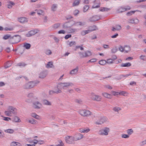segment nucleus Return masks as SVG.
Wrapping results in <instances>:
<instances>
[{"mask_svg": "<svg viewBox=\"0 0 146 146\" xmlns=\"http://www.w3.org/2000/svg\"><path fill=\"white\" fill-rule=\"evenodd\" d=\"M4 113L6 116L10 117L11 116L12 113L15 115L17 114V110L13 106H9L7 110L5 111Z\"/></svg>", "mask_w": 146, "mask_h": 146, "instance_id": "obj_1", "label": "nucleus"}, {"mask_svg": "<svg viewBox=\"0 0 146 146\" xmlns=\"http://www.w3.org/2000/svg\"><path fill=\"white\" fill-rule=\"evenodd\" d=\"M39 81L31 82L26 83L24 85L23 87L25 89H28L34 87L36 86L37 84L39 83Z\"/></svg>", "mask_w": 146, "mask_h": 146, "instance_id": "obj_2", "label": "nucleus"}, {"mask_svg": "<svg viewBox=\"0 0 146 146\" xmlns=\"http://www.w3.org/2000/svg\"><path fill=\"white\" fill-rule=\"evenodd\" d=\"M20 38V36L18 35L11 36L9 40V41L12 44L18 43L19 41Z\"/></svg>", "mask_w": 146, "mask_h": 146, "instance_id": "obj_3", "label": "nucleus"}, {"mask_svg": "<svg viewBox=\"0 0 146 146\" xmlns=\"http://www.w3.org/2000/svg\"><path fill=\"white\" fill-rule=\"evenodd\" d=\"M90 98L92 100L96 101H100L102 99L101 96L97 95L94 93H92L90 94Z\"/></svg>", "mask_w": 146, "mask_h": 146, "instance_id": "obj_4", "label": "nucleus"}, {"mask_svg": "<svg viewBox=\"0 0 146 146\" xmlns=\"http://www.w3.org/2000/svg\"><path fill=\"white\" fill-rule=\"evenodd\" d=\"M118 49L122 52L127 53L130 50L131 48L129 46L125 45L123 47L119 46L118 47Z\"/></svg>", "mask_w": 146, "mask_h": 146, "instance_id": "obj_5", "label": "nucleus"}, {"mask_svg": "<svg viewBox=\"0 0 146 146\" xmlns=\"http://www.w3.org/2000/svg\"><path fill=\"white\" fill-rule=\"evenodd\" d=\"M78 112L81 115L84 117L88 116L92 114V113L87 110H81L79 111Z\"/></svg>", "mask_w": 146, "mask_h": 146, "instance_id": "obj_6", "label": "nucleus"}, {"mask_svg": "<svg viewBox=\"0 0 146 146\" xmlns=\"http://www.w3.org/2000/svg\"><path fill=\"white\" fill-rule=\"evenodd\" d=\"M73 85V84L70 82L60 83L57 86V87L60 86L61 88L65 89V88H68L70 86H72Z\"/></svg>", "mask_w": 146, "mask_h": 146, "instance_id": "obj_7", "label": "nucleus"}, {"mask_svg": "<svg viewBox=\"0 0 146 146\" xmlns=\"http://www.w3.org/2000/svg\"><path fill=\"white\" fill-rule=\"evenodd\" d=\"M65 140L66 143L69 144H74L75 141L74 137L70 136H67L65 137Z\"/></svg>", "mask_w": 146, "mask_h": 146, "instance_id": "obj_8", "label": "nucleus"}, {"mask_svg": "<svg viewBox=\"0 0 146 146\" xmlns=\"http://www.w3.org/2000/svg\"><path fill=\"white\" fill-rule=\"evenodd\" d=\"M79 54L80 58H84L89 56L92 55V53L90 51H87L85 52L84 54L83 52H79Z\"/></svg>", "mask_w": 146, "mask_h": 146, "instance_id": "obj_9", "label": "nucleus"}, {"mask_svg": "<svg viewBox=\"0 0 146 146\" xmlns=\"http://www.w3.org/2000/svg\"><path fill=\"white\" fill-rule=\"evenodd\" d=\"M109 129L108 128L106 127L104 129L100 130L99 131V134L100 135H106L108 134Z\"/></svg>", "mask_w": 146, "mask_h": 146, "instance_id": "obj_10", "label": "nucleus"}, {"mask_svg": "<svg viewBox=\"0 0 146 146\" xmlns=\"http://www.w3.org/2000/svg\"><path fill=\"white\" fill-rule=\"evenodd\" d=\"M39 30L37 29H35L29 31L26 34L27 37H29L32 36L37 33Z\"/></svg>", "mask_w": 146, "mask_h": 146, "instance_id": "obj_11", "label": "nucleus"}, {"mask_svg": "<svg viewBox=\"0 0 146 146\" xmlns=\"http://www.w3.org/2000/svg\"><path fill=\"white\" fill-rule=\"evenodd\" d=\"M139 22V20L137 18H133L129 19L128 23H129L137 24Z\"/></svg>", "mask_w": 146, "mask_h": 146, "instance_id": "obj_12", "label": "nucleus"}, {"mask_svg": "<svg viewBox=\"0 0 146 146\" xmlns=\"http://www.w3.org/2000/svg\"><path fill=\"white\" fill-rule=\"evenodd\" d=\"M100 16L96 15L90 17L89 19V21L91 22H95L98 21L100 19Z\"/></svg>", "mask_w": 146, "mask_h": 146, "instance_id": "obj_13", "label": "nucleus"}, {"mask_svg": "<svg viewBox=\"0 0 146 146\" xmlns=\"http://www.w3.org/2000/svg\"><path fill=\"white\" fill-rule=\"evenodd\" d=\"M33 108L36 109H40L42 106L41 104L38 101H36L33 102Z\"/></svg>", "mask_w": 146, "mask_h": 146, "instance_id": "obj_14", "label": "nucleus"}, {"mask_svg": "<svg viewBox=\"0 0 146 146\" xmlns=\"http://www.w3.org/2000/svg\"><path fill=\"white\" fill-rule=\"evenodd\" d=\"M86 25V23L85 22H76L74 21L72 24L73 26H83Z\"/></svg>", "mask_w": 146, "mask_h": 146, "instance_id": "obj_15", "label": "nucleus"}, {"mask_svg": "<svg viewBox=\"0 0 146 146\" xmlns=\"http://www.w3.org/2000/svg\"><path fill=\"white\" fill-rule=\"evenodd\" d=\"M47 74V71H43L41 72L39 74V77L41 78H44L46 76Z\"/></svg>", "mask_w": 146, "mask_h": 146, "instance_id": "obj_16", "label": "nucleus"}, {"mask_svg": "<svg viewBox=\"0 0 146 146\" xmlns=\"http://www.w3.org/2000/svg\"><path fill=\"white\" fill-rule=\"evenodd\" d=\"M106 119L105 117L101 118L99 120L96 122V124L98 125H101L106 122Z\"/></svg>", "mask_w": 146, "mask_h": 146, "instance_id": "obj_17", "label": "nucleus"}, {"mask_svg": "<svg viewBox=\"0 0 146 146\" xmlns=\"http://www.w3.org/2000/svg\"><path fill=\"white\" fill-rule=\"evenodd\" d=\"M73 26L72 24H71L70 22H66L64 23L62 25V27L64 29L68 28Z\"/></svg>", "mask_w": 146, "mask_h": 146, "instance_id": "obj_18", "label": "nucleus"}, {"mask_svg": "<svg viewBox=\"0 0 146 146\" xmlns=\"http://www.w3.org/2000/svg\"><path fill=\"white\" fill-rule=\"evenodd\" d=\"M83 137V135L82 134L80 133H78L76 135L74 138L75 141H77L82 139Z\"/></svg>", "mask_w": 146, "mask_h": 146, "instance_id": "obj_19", "label": "nucleus"}, {"mask_svg": "<svg viewBox=\"0 0 146 146\" xmlns=\"http://www.w3.org/2000/svg\"><path fill=\"white\" fill-rule=\"evenodd\" d=\"M122 28L121 26L119 25H116L114 27L112 28V30L113 31H118L120 30Z\"/></svg>", "mask_w": 146, "mask_h": 146, "instance_id": "obj_20", "label": "nucleus"}, {"mask_svg": "<svg viewBox=\"0 0 146 146\" xmlns=\"http://www.w3.org/2000/svg\"><path fill=\"white\" fill-rule=\"evenodd\" d=\"M78 71V68L77 67L76 68L72 70L70 72L71 75L76 74Z\"/></svg>", "mask_w": 146, "mask_h": 146, "instance_id": "obj_21", "label": "nucleus"}, {"mask_svg": "<svg viewBox=\"0 0 146 146\" xmlns=\"http://www.w3.org/2000/svg\"><path fill=\"white\" fill-rule=\"evenodd\" d=\"M58 90L57 91H54L53 90H50L49 91V94L50 95H52V94L54 93L58 94L62 92V91L61 90L58 89Z\"/></svg>", "mask_w": 146, "mask_h": 146, "instance_id": "obj_22", "label": "nucleus"}, {"mask_svg": "<svg viewBox=\"0 0 146 146\" xmlns=\"http://www.w3.org/2000/svg\"><path fill=\"white\" fill-rule=\"evenodd\" d=\"M125 11L123 6L119 7L117 9V12L118 13H121Z\"/></svg>", "mask_w": 146, "mask_h": 146, "instance_id": "obj_23", "label": "nucleus"}, {"mask_svg": "<svg viewBox=\"0 0 146 146\" xmlns=\"http://www.w3.org/2000/svg\"><path fill=\"white\" fill-rule=\"evenodd\" d=\"M19 21L21 23H24L27 22V20L25 17H21L18 19Z\"/></svg>", "mask_w": 146, "mask_h": 146, "instance_id": "obj_24", "label": "nucleus"}, {"mask_svg": "<svg viewBox=\"0 0 146 146\" xmlns=\"http://www.w3.org/2000/svg\"><path fill=\"white\" fill-rule=\"evenodd\" d=\"M98 29L96 25H93L92 27H89L88 30H90V32L94 31H95Z\"/></svg>", "mask_w": 146, "mask_h": 146, "instance_id": "obj_25", "label": "nucleus"}, {"mask_svg": "<svg viewBox=\"0 0 146 146\" xmlns=\"http://www.w3.org/2000/svg\"><path fill=\"white\" fill-rule=\"evenodd\" d=\"M110 60V59H108L107 60V61H106L105 60H101L99 62V63L100 64L104 65H105L106 64L108 63V61Z\"/></svg>", "mask_w": 146, "mask_h": 146, "instance_id": "obj_26", "label": "nucleus"}, {"mask_svg": "<svg viewBox=\"0 0 146 146\" xmlns=\"http://www.w3.org/2000/svg\"><path fill=\"white\" fill-rule=\"evenodd\" d=\"M90 131V129L88 128L87 129L82 128L80 129L79 131L81 133H87L89 132Z\"/></svg>", "mask_w": 146, "mask_h": 146, "instance_id": "obj_27", "label": "nucleus"}, {"mask_svg": "<svg viewBox=\"0 0 146 146\" xmlns=\"http://www.w3.org/2000/svg\"><path fill=\"white\" fill-rule=\"evenodd\" d=\"M137 11H139L136 10L135 11H130L127 12V13H126V15L127 16H130L134 14ZM140 12H141L140 11Z\"/></svg>", "mask_w": 146, "mask_h": 146, "instance_id": "obj_28", "label": "nucleus"}, {"mask_svg": "<svg viewBox=\"0 0 146 146\" xmlns=\"http://www.w3.org/2000/svg\"><path fill=\"white\" fill-rule=\"evenodd\" d=\"M13 121L15 122H19L21 121V120L18 117L15 116L13 117Z\"/></svg>", "mask_w": 146, "mask_h": 146, "instance_id": "obj_29", "label": "nucleus"}, {"mask_svg": "<svg viewBox=\"0 0 146 146\" xmlns=\"http://www.w3.org/2000/svg\"><path fill=\"white\" fill-rule=\"evenodd\" d=\"M113 110L115 112L118 113L119 111L121 110V108L120 107H115L113 108Z\"/></svg>", "mask_w": 146, "mask_h": 146, "instance_id": "obj_30", "label": "nucleus"}, {"mask_svg": "<svg viewBox=\"0 0 146 146\" xmlns=\"http://www.w3.org/2000/svg\"><path fill=\"white\" fill-rule=\"evenodd\" d=\"M60 25V23H57L53 25L52 27L53 30H55L58 28Z\"/></svg>", "mask_w": 146, "mask_h": 146, "instance_id": "obj_31", "label": "nucleus"}, {"mask_svg": "<svg viewBox=\"0 0 146 146\" xmlns=\"http://www.w3.org/2000/svg\"><path fill=\"white\" fill-rule=\"evenodd\" d=\"M131 64L130 63L127 62L125 63H122L120 66L121 67H127L130 66Z\"/></svg>", "mask_w": 146, "mask_h": 146, "instance_id": "obj_32", "label": "nucleus"}, {"mask_svg": "<svg viewBox=\"0 0 146 146\" xmlns=\"http://www.w3.org/2000/svg\"><path fill=\"white\" fill-rule=\"evenodd\" d=\"M23 47L27 49H29L31 47V45L29 43H24V44Z\"/></svg>", "mask_w": 146, "mask_h": 146, "instance_id": "obj_33", "label": "nucleus"}, {"mask_svg": "<svg viewBox=\"0 0 146 146\" xmlns=\"http://www.w3.org/2000/svg\"><path fill=\"white\" fill-rule=\"evenodd\" d=\"M111 58H110V63H113L115 61V60L117 58V57L115 55H113L112 56Z\"/></svg>", "mask_w": 146, "mask_h": 146, "instance_id": "obj_34", "label": "nucleus"}, {"mask_svg": "<svg viewBox=\"0 0 146 146\" xmlns=\"http://www.w3.org/2000/svg\"><path fill=\"white\" fill-rule=\"evenodd\" d=\"M43 103L44 104L46 105L50 106L51 105L50 102H49L48 101L46 100H43Z\"/></svg>", "mask_w": 146, "mask_h": 146, "instance_id": "obj_35", "label": "nucleus"}, {"mask_svg": "<svg viewBox=\"0 0 146 146\" xmlns=\"http://www.w3.org/2000/svg\"><path fill=\"white\" fill-rule=\"evenodd\" d=\"M90 33V30H83L81 32V35L82 36H84L86 34Z\"/></svg>", "mask_w": 146, "mask_h": 146, "instance_id": "obj_36", "label": "nucleus"}, {"mask_svg": "<svg viewBox=\"0 0 146 146\" xmlns=\"http://www.w3.org/2000/svg\"><path fill=\"white\" fill-rule=\"evenodd\" d=\"M11 146H21V144L17 142H12L11 144Z\"/></svg>", "mask_w": 146, "mask_h": 146, "instance_id": "obj_37", "label": "nucleus"}, {"mask_svg": "<svg viewBox=\"0 0 146 146\" xmlns=\"http://www.w3.org/2000/svg\"><path fill=\"white\" fill-rule=\"evenodd\" d=\"M31 116L35 118L36 119H39V116L37 115L36 113H33L31 114Z\"/></svg>", "mask_w": 146, "mask_h": 146, "instance_id": "obj_38", "label": "nucleus"}, {"mask_svg": "<svg viewBox=\"0 0 146 146\" xmlns=\"http://www.w3.org/2000/svg\"><path fill=\"white\" fill-rule=\"evenodd\" d=\"M74 101L76 103L79 104H82V100L80 99H76Z\"/></svg>", "mask_w": 146, "mask_h": 146, "instance_id": "obj_39", "label": "nucleus"}, {"mask_svg": "<svg viewBox=\"0 0 146 146\" xmlns=\"http://www.w3.org/2000/svg\"><path fill=\"white\" fill-rule=\"evenodd\" d=\"M53 66L52 62H50L46 64V67L47 68H51Z\"/></svg>", "mask_w": 146, "mask_h": 146, "instance_id": "obj_40", "label": "nucleus"}, {"mask_svg": "<svg viewBox=\"0 0 146 146\" xmlns=\"http://www.w3.org/2000/svg\"><path fill=\"white\" fill-rule=\"evenodd\" d=\"M15 4L13 2L10 1L9 2V4L7 5V7L8 8L10 9L12 7V5H14Z\"/></svg>", "mask_w": 146, "mask_h": 146, "instance_id": "obj_41", "label": "nucleus"}, {"mask_svg": "<svg viewBox=\"0 0 146 146\" xmlns=\"http://www.w3.org/2000/svg\"><path fill=\"white\" fill-rule=\"evenodd\" d=\"M57 8V5L55 4H53L51 7V10L53 11H55Z\"/></svg>", "mask_w": 146, "mask_h": 146, "instance_id": "obj_42", "label": "nucleus"}, {"mask_svg": "<svg viewBox=\"0 0 146 146\" xmlns=\"http://www.w3.org/2000/svg\"><path fill=\"white\" fill-rule=\"evenodd\" d=\"M35 11L37 14L39 15H42L44 13V11L42 10L36 9Z\"/></svg>", "mask_w": 146, "mask_h": 146, "instance_id": "obj_43", "label": "nucleus"}, {"mask_svg": "<svg viewBox=\"0 0 146 146\" xmlns=\"http://www.w3.org/2000/svg\"><path fill=\"white\" fill-rule=\"evenodd\" d=\"M11 37V36L10 35L7 34L5 35L3 37V39L4 40H7L9 38L10 39Z\"/></svg>", "mask_w": 146, "mask_h": 146, "instance_id": "obj_44", "label": "nucleus"}, {"mask_svg": "<svg viewBox=\"0 0 146 146\" xmlns=\"http://www.w3.org/2000/svg\"><path fill=\"white\" fill-rule=\"evenodd\" d=\"M29 122L32 124H35L36 123L37 121L35 119H32L31 120H29L28 121Z\"/></svg>", "mask_w": 146, "mask_h": 146, "instance_id": "obj_45", "label": "nucleus"}, {"mask_svg": "<svg viewBox=\"0 0 146 146\" xmlns=\"http://www.w3.org/2000/svg\"><path fill=\"white\" fill-rule=\"evenodd\" d=\"M129 136L128 134H122L121 135V137L123 138H128L129 137Z\"/></svg>", "mask_w": 146, "mask_h": 146, "instance_id": "obj_46", "label": "nucleus"}, {"mask_svg": "<svg viewBox=\"0 0 146 146\" xmlns=\"http://www.w3.org/2000/svg\"><path fill=\"white\" fill-rule=\"evenodd\" d=\"M133 130L132 129H128L127 131V133L129 136L131 135L133 133Z\"/></svg>", "mask_w": 146, "mask_h": 146, "instance_id": "obj_47", "label": "nucleus"}, {"mask_svg": "<svg viewBox=\"0 0 146 146\" xmlns=\"http://www.w3.org/2000/svg\"><path fill=\"white\" fill-rule=\"evenodd\" d=\"M5 132L10 133H12L14 132V130L12 129H8L5 130Z\"/></svg>", "mask_w": 146, "mask_h": 146, "instance_id": "obj_48", "label": "nucleus"}, {"mask_svg": "<svg viewBox=\"0 0 146 146\" xmlns=\"http://www.w3.org/2000/svg\"><path fill=\"white\" fill-rule=\"evenodd\" d=\"M117 51V48L115 47L113 48L111 50V52L113 53H115Z\"/></svg>", "mask_w": 146, "mask_h": 146, "instance_id": "obj_49", "label": "nucleus"}, {"mask_svg": "<svg viewBox=\"0 0 146 146\" xmlns=\"http://www.w3.org/2000/svg\"><path fill=\"white\" fill-rule=\"evenodd\" d=\"M52 52L50 50H45V54L47 55H50L51 54Z\"/></svg>", "mask_w": 146, "mask_h": 146, "instance_id": "obj_50", "label": "nucleus"}, {"mask_svg": "<svg viewBox=\"0 0 146 146\" xmlns=\"http://www.w3.org/2000/svg\"><path fill=\"white\" fill-rule=\"evenodd\" d=\"M89 7L88 5H85L83 7V11L84 12H86L88 9Z\"/></svg>", "mask_w": 146, "mask_h": 146, "instance_id": "obj_51", "label": "nucleus"}, {"mask_svg": "<svg viewBox=\"0 0 146 146\" xmlns=\"http://www.w3.org/2000/svg\"><path fill=\"white\" fill-rule=\"evenodd\" d=\"M79 3V0H76L73 3V5L74 6H77L78 5Z\"/></svg>", "mask_w": 146, "mask_h": 146, "instance_id": "obj_52", "label": "nucleus"}, {"mask_svg": "<svg viewBox=\"0 0 146 146\" xmlns=\"http://www.w3.org/2000/svg\"><path fill=\"white\" fill-rule=\"evenodd\" d=\"M26 64L24 62H20L17 64V66H24Z\"/></svg>", "mask_w": 146, "mask_h": 146, "instance_id": "obj_53", "label": "nucleus"}, {"mask_svg": "<svg viewBox=\"0 0 146 146\" xmlns=\"http://www.w3.org/2000/svg\"><path fill=\"white\" fill-rule=\"evenodd\" d=\"M70 33H74L77 31V30L76 29H70L69 30Z\"/></svg>", "mask_w": 146, "mask_h": 146, "instance_id": "obj_54", "label": "nucleus"}, {"mask_svg": "<svg viewBox=\"0 0 146 146\" xmlns=\"http://www.w3.org/2000/svg\"><path fill=\"white\" fill-rule=\"evenodd\" d=\"M139 58L140 59L143 60H146V56L145 55H141L140 56Z\"/></svg>", "mask_w": 146, "mask_h": 146, "instance_id": "obj_55", "label": "nucleus"}, {"mask_svg": "<svg viewBox=\"0 0 146 146\" xmlns=\"http://www.w3.org/2000/svg\"><path fill=\"white\" fill-rule=\"evenodd\" d=\"M124 9L125 10V11H128L130 10L131 9V7L128 5L124 6Z\"/></svg>", "mask_w": 146, "mask_h": 146, "instance_id": "obj_56", "label": "nucleus"}, {"mask_svg": "<svg viewBox=\"0 0 146 146\" xmlns=\"http://www.w3.org/2000/svg\"><path fill=\"white\" fill-rule=\"evenodd\" d=\"M102 95L105 97L108 98L110 96V94L107 93H102Z\"/></svg>", "mask_w": 146, "mask_h": 146, "instance_id": "obj_57", "label": "nucleus"}, {"mask_svg": "<svg viewBox=\"0 0 146 146\" xmlns=\"http://www.w3.org/2000/svg\"><path fill=\"white\" fill-rule=\"evenodd\" d=\"M111 94L114 96H117L119 94V92H115L114 91H112L111 92Z\"/></svg>", "mask_w": 146, "mask_h": 146, "instance_id": "obj_58", "label": "nucleus"}, {"mask_svg": "<svg viewBox=\"0 0 146 146\" xmlns=\"http://www.w3.org/2000/svg\"><path fill=\"white\" fill-rule=\"evenodd\" d=\"M76 44V43L75 41H71L69 43V45L70 46H72L75 45Z\"/></svg>", "mask_w": 146, "mask_h": 146, "instance_id": "obj_59", "label": "nucleus"}, {"mask_svg": "<svg viewBox=\"0 0 146 146\" xmlns=\"http://www.w3.org/2000/svg\"><path fill=\"white\" fill-rule=\"evenodd\" d=\"M109 9L108 8H105V7H103V8H102L100 9V11H108V10H109Z\"/></svg>", "mask_w": 146, "mask_h": 146, "instance_id": "obj_60", "label": "nucleus"}, {"mask_svg": "<svg viewBox=\"0 0 146 146\" xmlns=\"http://www.w3.org/2000/svg\"><path fill=\"white\" fill-rule=\"evenodd\" d=\"M140 144L141 146H143L146 144V139L140 143Z\"/></svg>", "mask_w": 146, "mask_h": 146, "instance_id": "obj_61", "label": "nucleus"}, {"mask_svg": "<svg viewBox=\"0 0 146 146\" xmlns=\"http://www.w3.org/2000/svg\"><path fill=\"white\" fill-rule=\"evenodd\" d=\"M79 12L78 10H76L74 11V14L75 16L79 14Z\"/></svg>", "mask_w": 146, "mask_h": 146, "instance_id": "obj_62", "label": "nucleus"}, {"mask_svg": "<svg viewBox=\"0 0 146 146\" xmlns=\"http://www.w3.org/2000/svg\"><path fill=\"white\" fill-rule=\"evenodd\" d=\"M119 95H122L125 96V94H126L127 93V92H125L124 91H121L120 92H119Z\"/></svg>", "mask_w": 146, "mask_h": 146, "instance_id": "obj_63", "label": "nucleus"}, {"mask_svg": "<svg viewBox=\"0 0 146 146\" xmlns=\"http://www.w3.org/2000/svg\"><path fill=\"white\" fill-rule=\"evenodd\" d=\"M72 35H67L65 36V38L66 39H67L71 37Z\"/></svg>", "mask_w": 146, "mask_h": 146, "instance_id": "obj_64", "label": "nucleus"}]
</instances>
